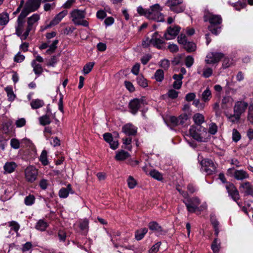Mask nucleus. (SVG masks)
Instances as JSON below:
<instances>
[{
    "label": "nucleus",
    "mask_w": 253,
    "mask_h": 253,
    "mask_svg": "<svg viewBox=\"0 0 253 253\" xmlns=\"http://www.w3.org/2000/svg\"><path fill=\"white\" fill-rule=\"evenodd\" d=\"M38 170L35 167L30 166L25 169V177L29 182H33L37 178Z\"/></svg>",
    "instance_id": "obj_9"
},
{
    "label": "nucleus",
    "mask_w": 253,
    "mask_h": 253,
    "mask_svg": "<svg viewBox=\"0 0 253 253\" xmlns=\"http://www.w3.org/2000/svg\"><path fill=\"white\" fill-rule=\"evenodd\" d=\"M162 10L163 8L159 4H154L148 9L146 17L150 20L157 22H164V16L161 13Z\"/></svg>",
    "instance_id": "obj_3"
},
{
    "label": "nucleus",
    "mask_w": 253,
    "mask_h": 253,
    "mask_svg": "<svg viewBox=\"0 0 253 253\" xmlns=\"http://www.w3.org/2000/svg\"><path fill=\"white\" fill-rule=\"evenodd\" d=\"M202 100L206 102L209 101L211 98V92L209 87H207L206 90H205L201 95Z\"/></svg>",
    "instance_id": "obj_31"
},
{
    "label": "nucleus",
    "mask_w": 253,
    "mask_h": 253,
    "mask_svg": "<svg viewBox=\"0 0 253 253\" xmlns=\"http://www.w3.org/2000/svg\"><path fill=\"white\" fill-rule=\"evenodd\" d=\"M223 57V54L219 52H210L206 56L205 62L206 63L214 64L218 62Z\"/></svg>",
    "instance_id": "obj_12"
},
{
    "label": "nucleus",
    "mask_w": 253,
    "mask_h": 253,
    "mask_svg": "<svg viewBox=\"0 0 253 253\" xmlns=\"http://www.w3.org/2000/svg\"><path fill=\"white\" fill-rule=\"evenodd\" d=\"M213 73V70L211 68L206 67L203 69V71L202 76L205 78H208L211 77Z\"/></svg>",
    "instance_id": "obj_46"
},
{
    "label": "nucleus",
    "mask_w": 253,
    "mask_h": 253,
    "mask_svg": "<svg viewBox=\"0 0 253 253\" xmlns=\"http://www.w3.org/2000/svg\"><path fill=\"white\" fill-rule=\"evenodd\" d=\"M94 65V62H89L85 64L83 68L84 73V74H88L91 71Z\"/></svg>",
    "instance_id": "obj_50"
},
{
    "label": "nucleus",
    "mask_w": 253,
    "mask_h": 253,
    "mask_svg": "<svg viewBox=\"0 0 253 253\" xmlns=\"http://www.w3.org/2000/svg\"><path fill=\"white\" fill-rule=\"evenodd\" d=\"M137 82L140 86L143 87H146L148 86L146 79L142 75H140L137 77Z\"/></svg>",
    "instance_id": "obj_40"
},
{
    "label": "nucleus",
    "mask_w": 253,
    "mask_h": 253,
    "mask_svg": "<svg viewBox=\"0 0 253 253\" xmlns=\"http://www.w3.org/2000/svg\"><path fill=\"white\" fill-rule=\"evenodd\" d=\"M39 121L40 125L42 126H46L51 123L50 117L47 114L40 117L39 118Z\"/></svg>",
    "instance_id": "obj_34"
},
{
    "label": "nucleus",
    "mask_w": 253,
    "mask_h": 253,
    "mask_svg": "<svg viewBox=\"0 0 253 253\" xmlns=\"http://www.w3.org/2000/svg\"><path fill=\"white\" fill-rule=\"evenodd\" d=\"M68 11L64 10L57 14L53 19L50 22V24L46 26V28H49L52 26L58 24L62 19L67 14Z\"/></svg>",
    "instance_id": "obj_18"
},
{
    "label": "nucleus",
    "mask_w": 253,
    "mask_h": 253,
    "mask_svg": "<svg viewBox=\"0 0 253 253\" xmlns=\"http://www.w3.org/2000/svg\"><path fill=\"white\" fill-rule=\"evenodd\" d=\"M9 21V16L7 13L0 14V25H5Z\"/></svg>",
    "instance_id": "obj_43"
},
{
    "label": "nucleus",
    "mask_w": 253,
    "mask_h": 253,
    "mask_svg": "<svg viewBox=\"0 0 253 253\" xmlns=\"http://www.w3.org/2000/svg\"><path fill=\"white\" fill-rule=\"evenodd\" d=\"M122 131L129 136H134L137 133V127L132 124H127L123 126Z\"/></svg>",
    "instance_id": "obj_19"
},
{
    "label": "nucleus",
    "mask_w": 253,
    "mask_h": 253,
    "mask_svg": "<svg viewBox=\"0 0 253 253\" xmlns=\"http://www.w3.org/2000/svg\"><path fill=\"white\" fill-rule=\"evenodd\" d=\"M154 79L158 82H162L164 79V72L162 69L157 70L154 74Z\"/></svg>",
    "instance_id": "obj_36"
},
{
    "label": "nucleus",
    "mask_w": 253,
    "mask_h": 253,
    "mask_svg": "<svg viewBox=\"0 0 253 253\" xmlns=\"http://www.w3.org/2000/svg\"><path fill=\"white\" fill-rule=\"evenodd\" d=\"M166 4L171 11L176 13L183 12L186 7L183 0H168Z\"/></svg>",
    "instance_id": "obj_6"
},
{
    "label": "nucleus",
    "mask_w": 253,
    "mask_h": 253,
    "mask_svg": "<svg viewBox=\"0 0 253 253\" xmlns=\"http://www.w3.org/2000/svg\"><path fill=\"white\" fill-rule=\"evenodd\" d=\"M35 201V198L33 195H29L26 196L24 199V203L26 206L32 205Z\"/></svg>",
    "instance_id": "obj_45"
},
{
    "label": "nucleus",
    "mask_w": 253,
    "mask_h": 253,
    "mask_svg": "<svg viewBox=\"0 0 253 253\" xmlns=\"http://www.w3.org/2000/svg\"><path fill=\"white\" fill-rule=\"evenodd\" d=\"M233 175L234 177L238 180H243L248 179L250 177L248 173L243 169L235 170Z\"/></svg>",
    "instance_id": "obj_20"
},
{
    "label": "nucleus",
    "mask_w": 253,
    "mask_h": 253,
    "mask_svg": "<svg viewBox=\"0 0 253 253\" xmlns=\"http://www.w3.org/2000/svg\"><path fill=\"white\" fill-rule=\"evenodd\" d=\"M172 78L175 80L172 84L173 87L175 89H180L182 84L183 76H182V75L174 74Z\"/></svg>",
    "instance_id": "obj_25"
},
{
    "label": "nucleus",
    "mask_w": 253,
    "mask_h": 253,
    "mask_svg": "<svg viewBox=\"0 0 253 253\" xmlns=\"http://www.w3.org/2000/svg\"><path fill=\"white\" fill-rule=\"evenodd\" d=\"M211 248L214 253H218L220 248V242L217 238L214 239Z\"/></svg>",
    "instance_id": "obj_39"
},
{
    "label": "nucleus",
    "mask_w": 253,
    "mask_h": 253,
    "mask_svg": "<svg viewBox=\"0 0 253 253\" xmlns=\"http://www.w3.org/2000/svg\"><path fill=\"white\" fill-rule=\"evenodd\" d=\"M8 226L11 227V229L14 230L16 233H18V231L20 228L19 224L15 221H11L8 222Z\"/></svg>",
    "instance_id": "obj_47"
},
{
    "label": "nucleus",
    "mask_w": 253,
    "mask_h": 253,
    "mask_svg": "<svg viewBox=\"0 0 253 253\" xmlns=\"http://www.w3.org/2000/svg\"><path fill=\"white\" fill-rule=\"evenodd\" d=\"M188 118L187 115L186 114L181 115L178 117V125H183Z\"/></svg>",
    "instance_id": "obj_64"
},
{
    "label": "nucleus",
    "mask_w": 253,
    "mask_h": 253,
    "mask_svg": "<svg viewBox=\"0 0 253 253\" xmlns=\"http://www.w3.org/2000/svg\"><path fill=\"white\" fill-rule=\"evenodd\" d=\"M150 175L153 177L154 178L158 180H161L163 179L162 174L159 172L158 171L156 170H151L150 172Z\"/></svg>",
    "instance_id": "obj_48"
},
{
    "label": "nucleus",
    "mask_w": 253,
    "mask_h": 253,
    "mask_svg": "<svg viewBox=\"0 0 253 253\" xmlns=\"http://www.w3.org/2000/svg\"><path fill=\"white\" fill-rule=\"evenodd\" d=\"M39 19L40 15L38 14H34L28 18L27 26L25 31L23 33L22 39H26L30 32L35 30L36 23Z\"/></svg>",
    "instance_id": "obj_7"
},
{
    "label": "nucleus",
    "mask_w": 253,
    "mask_h": 253,
    "mask_svg": "<svg viewBox=\"0 0 253 253\" xmlns=\"http://www.w3.org/2000/svg\"><path fill=\"white\" fill-rule=\"evenodd\" d=\"M194 63V58L191 56H188L185 60V65L187 67L190 68Z\"/></svg>",
    "instance_id": "obj_59"
},
{
    "label": "nucleus",
    "mask_w": 253,
    "mask_h": 253,
    "mask_svg": "<svg viewBox=\"0 0 253 253\" xmlns=\"http://www.w3.org/2000/svg\"><path fill=\"white\" fill-rule=\"evenodd\" d=\"M147 232L148 229L146 228H144L137 230L135 234V239L138 241L141 240L144 237Z\"/></svg>",
    "instance_id": "obj_33"
},
{
    "label": "nucleus",
    "mask_w": 253,
    "mask_h": 253,
    "mask_svg": "<svg viewBox=\"0 0 253 253\" xmlns=\"http://www.w3.org/2000/svg\"><path fill=\"white\" fill-rule=\"evenodd\" d=\"M193 120L196 126H201L205 121V118L204 116L200 113H196L194 115L193 117Z\"/></svg>",
    "instance_id": "obj_29"
},
{
    "label": "nucleus",
    "mask_w": 253,
    "mask_h": 253,
    "mask_svg": "<svg viewBox=\"0 0 253 253\" xmlns=\"http://www.w3.org/2000/svg\"><path fill=\"white\" fill-rule=\"evenodd\" d=\"M31 66L33 68V71L34 73L40 76L43 72V69L42 65L36 62V60H33L31 62Z\"/></svg>",
    "instance_id": "obj_26"
},
{
    "label": "nucleus",
    "mask_w": 253,
    "mask_h": 253,
    "mask_svg": "<svg viewBox=\"0 0 253 253\" xmlns=\"http://www.w3.org/2000/svg\"><path fill=\"white\" fill-rule=\"evenodd\" d=\"M44 105V101L42 99H33L30 103V105L33 109H37L42 107Z\"/></svg>",
    "instance_id": "obj_28"
},
{
    "label": "nucleus",
    "mask_w": 253,
    "mask_h": 253,
    "mask_svg": "<svg viewBox=\"0 0 253 253\" xmlns=\"http://www.w3.org/2000/svg\"><path fill=\"white\" fill-rule=\"evenodd\" d=\"M142 101L137 98L134 99L130 101L129 103V108L131 113L135 114L140 108Z\"/></svg>",
    "instance_id": "obj_17"
},
{
    "label": "nucleus",
    "mask_w": 253,
    "mask_h": 253,
    "mask_svg": "<svg viewBox=\"0 0 253 253\" xmlns=\"http://www.w3.org/2000/svg\"><path fill=\"white\" fill-rule=\"evenodd\" d=\"M73 193L71 185L68 184L67 187L62 188L59 190V196L61 198H66L68 196L69 193L73 194Z\"/></svg>",
    "instance_id": "obj_24"
},
{
    "label": "nucleus",
    "mask_w": 253,
    "mask_h": 253,
    "mask_svg": "<svg viewBox=\"0 0 253 253\" xmlns=\"http://www.w3.org/2000/svg\"><path fill=\"white\" fill-rule=\"evenodd\" d=\"M24 27V21H20L17 20V24L15 26V34L19 37L21 40H25L26 39H22V34L23 31V28Z\"/></svg>",
    "instance_id": "obj_22"
},
{
    "label": "nucleus",
    "mask_w": 253,
    "mask_h": 253,
    "mask_svg": "<svg viewBox=\"0 0 253 253\" xmlns=\"http://www.w3.org/2000/svg\"><path fill=\"white\" fill-rule=\"evenodd\" d=\"M58 235L60 241L65 242L66 239V233L65 231L60 230L58 231Z\"/></svg>",
    "instance_id": "obj_61"
},
{
    "label": "nucleus",
    "mask_w": 253,
    "mask_h": 253,
    "mask_svg": "<svg viewBox=\"0 0 253 253\" xmlns=\"http://www.w3.org/2000/svg\"><path fill=\"white\" fill-rule=\"evenodd\" d=\"M17 166V164L14 162H6L3 166L4 173H11L13 172Z\"/></svg>",
    "instance_id": "obj_23"
},
{
    "label": "nucleus",
    "mask_w": 253,
    "mask_h": 253,
    "mask_svg": "<svg viewBox=\"0 0 253 253\" xmlns=\"http://www.w3.org/2000/svg\"><path fill=\"white\" fill-rule=\"evenodd\" d=\"M202 170L207 174H212L216 170V167L213 162L209 159H204L201 162Z\"/></svg>",
    "instance_id": "obj_8"
},
{
    "label": "nucleus",
    "mask_w": 253,
    "mask_h": 253,
    "mask_svg": "<svg viewBox=\"0 0 253 253\" xmlns=\"http://www.w3.org/2000/svg\"><path fill=\"white\" fill-rule=\"evenodd\" d=\"M248 120L253 124V104H251L249 106Z\"/></svg>",
    "instance_id": "obj_56"
},
{
    "label": "nucleus",
    "mask_w": 253,
    "mask_h": 253,
    "mask_svg": "<svg viewBox=\"0 0 253 253\" xmlns=\"http://www.w3.org/2000/svg\"><path fill=\"white\" fill-rule=\"evenodd\" d=\"M39 160L43 166H46L48 165V162L47 160V152L46 150H43L42 151L40 156Z\"/></svg>",
    "instance_id": "obj_38"
},
{
    "label": "nucleus",
    "mask_w": 253,
    "mask_h": 253,
    "mask_svg": "<svg viewBox=\"0 0 253 253\" xmlns=\"http://www.w3.org/2000/svg\"><path fill=\"white\" fill-rule=\"evenodd\" d=\"M32 12L26 6L22 10L21 13L18 16L17 20L20 21H24V18L29 14V13Z\"/></svg>",
    "instance_id": "obj_37"
},
{
    "label": "nucleus",
    "mask_w": 253,
    "mask_h": 253,
    "mask_svg": "<svg viewBox=\"0 0 253 253\" xmlns=\"http://www.w3.org/2000/svg\"><path fill=\"white\" fill-rule=\"evenodd\" d=\"M183 202L185 204L187 210L190 213L204 211L207 208L206 204H203L199 206L201 203L200 200L196 197L184 199Z\"/></svg>",
    "instance_id": "obj_2"
},
{
    "label": "nucleus",
    "mask_w": 253,
    "mask_h": 253,
    "mask_svg": "<svg viewBox=\"0 0 253 253\" xmlns=\"http://www.w3.org/2000/svg\"><path fill=\"white\" fill-rule=\"evenodd\" d=\"M128 186L130 189L134 188L136 185L137 182L134 178L129 176L127 180Z\"/></svg>",
    "instance_id": "obj_51"
},
{
    "label": "nucleus",
    "mask_w": 253,
    "mask_h": 253,
    "mask_svg": "<svg viewBox=\"0 0 253 253\" xmlns=\"http://www.w3.org/2000/svg\"><path fill=\"white\" fill-rule=\"evenodd\" d=\"M59 41L57 40H54L52 44L48 46L49 48L46 51L47 54H50L54 52L57 48V44L58 43Z\"/></svg>",
    "instance_id": "obj_44"
},
{
    "label": "nucleus",
    "mask_w": 253,
    "mask_h": 253,
    "mask_svg": "<svg viewBox=\"0 0 253 253\" xmlns=\"http://www.w3.org/2000/svg\"><path fill=\"white\" fill-rule=\"evenodd\" d=\"M204 20L209 21L211 24V25L208 27V29L212 34L217 35L220 31V27L219 25L222 22L221 16L212 13H208L205 15Z\"/></svg>",
    "instance_id": "obj_1"
},
{
    "label": "nucleus",
    "mask_w": 253,
    "mask_h": 253,
    "mask_svg": "<svg viewBox=\"0 0 253 253\" xmlns=\"http://www.w3.org/2000/svg\"><path fill=\"white\" fill-rule=\"evenodd\" d=\"M48 226L47 223L42 219L39 220L35 226L36 229L41 231H44L45 230Z\"/></svg>",
    "instance_id": "obj_30"
},
{
    "label": "nucleus",
    "mask_w": 253,
    "mask_h": 253,
    "mask_svg": "<svg viewBox=\"0 0 253 253\" xmlns=\"http://www.w3.org/2000/svg\"><path fill=\"white\" fill-rule=\"evenodd\" d=\"M180 29V27L178 26L169 27L167 33H166L164 35L166 40H170L175 38L179 33Z\"/></svg>",
    "instance_id": "obj_13"
},
{
    "label": "nucleus",
    "mask_w": 253,
    "mask_h": 253,
    "mask_svg": "<svg viewBox=\"0 0 253 253\" xmlns=\"http://www.w3.org/2000/svg\"><path fill=\"white\" fill-rule=\"evenodd\" d=\"M211 223L213 226L214 231H215V235L216 237L218 236L219 230L218 228L219 225V222L217 220L216 218L214 217L213 216H211Z\"/></svg>",
    "instance_id": "obj_35"
},
{
    "label": "nucleus",
    "mask_w": 253,
    "mask_h": 253,
    "mask_svg": "<svg viewBox=\"0 0 253 253\" xmlns=\"http://www.w3.org/2000/svg\"><path fill=\"white\" fill-rule=\"evenodd\" d=\"M160 66L165 70H167L169 66V61L167 59L162 60L160 63Z\"/></svg>",
    "instance_id": "obj_63"
},
{
    "label": "nucleus",
    "mask_w": 253,
    "mask_h": 253,
    "mask_svg": "<svg viewBox=\"0 0 253 253\" xmlns=\"http://www.w3.org/2000/svg\"><path fill=\"white\" fill-rule=\"evenodd\" d=\"M189 133L194 139L202 141L207 135V129L201 126H192L189 129Z\"/></svg>",
    "instance_id": "obj_5"
},
{
    "label": "nucleus",
    "mask_w": 253,
    "mask_h": 253,
    "mask_svg": "<svg viewBox=\"0 0 253 253\" xmlns=\"http://www.w3.org/2000/svg\"><path fill=\"white\" fill-rule=\"evenodd\" d=\"M217 131V126L215 123H211L210 125L209 132L212 135L215 134Z\"/></svg>",
    "instance_id": "obj_58"
},
{
    "label": "nucleus",
    "mask_w": 253,
    "mask_h": 253,
    "mask_svg": "<svg viewBox=\"0 0 253 253\" xmlns=\"http://www.w3.org/2000/svg\"><path fill=\"white\" fill-rule=\"evenodd\" d=\"M10 146L13 149H17L20 147V142L18 139L12 138L10 140Z\"/></svg>",
    "instance_id": "obj_57"
},
{
    "label": "nucleus",
    "mask_w": 253,
    "mask_h": 253,
    "mask_svg": "<svg viewBox=\"0 0 253 253\" xmlns=\"http://www.w3.org/2000/svg\"><path fill=\"white\" fill-rule=\"evenodd\" d=\"M178 42L179 44H182L183 46L187 43L188 42L187 41L186 37L183 35H180L177 38Z\"/></svg>",
    "instance_id": "obj_62"
},
{
    "label": "nucleus",
    "mask_w": 253,
    "mask_h": 253,
    "mask_svg": "<svg viewBox=\"0 0 253 253\" xmlns=\"http://www.w3.org/2000/svg\"><path fill=\"white\" fill-rule=\"evenodd\" d=\"M241 139V135L239 132L235 128L233 129L232 139L235 142L238 141Z\"/></svg>",
    "instance_id": "obj_53"
},
{
    "label": "nucleus",
    "mask_w": 253,
    "mask_h": 253,
    "mask_svg": "<svg viewBox=\"0 0 253 253\" xmlns=\"http://www.w3.org/2000/svg\"><path fill=\"white\" fill-rule=\"evenodd\" d=\"M161 245V242H159L156 243L151 247L149 250V253H156L159 251Z\"/></svg>",
    "instance_id": "obj_60"
},
{
    "label": "nucleus",
    "mask_w": 253,
    "mask_h": 253,
    "mask_svg": "<svg viewBox=\"0 0 253 253\" xmlns=\"http://www.w3.org/2000/svg\"><path fill=\"white\" fill-rule=\"evenodd\" d=\"M88 227V221L87 219H84L81 222L80 224V227L83 231H84L85 232L87 231Z\"/></svg>",
    "instance_id": "obj_55"
},
{
    "label": "nucleus",
    "mask_w": 253,
    "mask_h": 253,
    "mask_svg": "<svg viewBox=\"0 0 253 253\" xmlns=\"http://www.w3.org/2000/svg\"><path fill=\"white\" fill-rule=\"evenodd\" d=\"M86 13L85 11L78 9H73L70 13L71 18L73 22L76 25H82L87 27L89 25L87 20L84 19Z\"/></svg>",
    "instance_id": "obj_4"
},
{
    "label": "nucleus",
    "mask_w": 253,
    "mask_h": 253,
    "mask_svg": "<svg viewBox=\"0 0 253 253\" xmlns=\"http://www.w3.org/2000/svg\"><path fill=\"white\" fill-rule=\"evenodd\" d=\"M164 43V41L161 38V36L159 35L158 32H155L152 35L151 44L154 46L159 49H162L163 48Z\"/></svg>",
    "instance_id": "obj_14"
},
{
    "label": "nucleus",
    "mask_w": 253,
    "mask_h": 253,
    "mask_svg": "<svg viewBox=\"0 0 253 253\" xmlns=\"http://www.w3.org/2000/svg\"><path fill=\"white\" fill-rule=\"evenodd\" d=\"M33 248V245L31 242H27L24 244L23 245L22 247L21 248V251L22 253H25L27 251L32 252V249Z\"/></svg>",
    "instance_id": "obj_49"
},
{
    "label": "nucleus",
    "mask_w": 253,
    "mask_h": 253,
    "mask_svg": "<svg viewBox=\"0 0 253 253\" xmlns=\"http://www.w3.org/2000/svg\"><path fill=\"white\" fill-rule=\"evenodd\" d=\"M41 1L42 0H28L25 6L33 12L39 8Z\"/></svg>",
    "instance_id": "obj_21"
},
{
    "label": "nucleus",
    "mask_w": 253,
    "mask_h": 253,
    "mask_svg": "<svg viewBox=\"0 0 253 253\" xmlns=\"http://www.w3.org/2000/svg\"><path fill=\"white\" fill-rule=\"evenodd\" d=\"M103 136L104 140L109 144L111 148L115 150L118 148L119 145L118 141L113 140L112 135L110 133H105Z\"/></svg>",
    "instance_id": "obj_16"
},
{
    "label": "nucleus",
    "mask_w": 253,
    "mask_h": 253,
    "mask_svg": "<svg viewBox=\"0 0 253 253\" xmlns=\"http://www.w3.org/2000/svg\"><path fill=\"white\" fill-rule=\"evenodd\" d=\"M129 157V154L128 152L121 150L117 151L115 156V159L117 161H123Z\"/></svg>",
    "instance_id": "obj_27"
},
{
    "label": "nucleus",
    "mask_w": 253,
    "mask_h": 253,
    "mask_svg": "<svg viewBox=\"0 0 253 253\" xmlns=\"http://www.w3.org/2000/svg\"><path fill=\"white\" fill-rule=\"evenodd\" d=\"M239 189L244 196L253 197V185L249 181L242 182L240 184Z\"/></svg>",
    "instance_id": "obj_11"
},
{
    "label": "nucleus",
    "mask_w": 253,
    "mask_h": 253,
    "mask_svg": "<svg viewBox=\"0 0 253 253\" xmlns=\"http://www.w3.org/2000/svg\"><path fill=\"white\" fill-rule=\"evenodd\" d=\"M240 117H241L240 115H239L236 113H234L233 115H230L228 117V119L231 122L234 124L239 121Z\"/></svg>",
    "instance_id": "obj_54"
},
{
    "label": "nucleus",
    "mask_w": 253,
    "mask_h": 253,
    "mask_svg": "<svg viewBox=\"0 0 253 253\" xmlns=\"http://www.w3.org/2000/svg\"><path fill=\"white\" fill-rule=\"evenodd\" d=\"M179 92L173 89H169L167 93L168 97L171 99H175L178 97Z\"/></svg>",
    "instance_id": "obj_52"
},
{
    "label": "nucleus",
    "mask_w": 253,
    "mask_h": 253,
    "mask_svg": "<svg viewBox=\"0 0 253 253\" xmlns=\"http://www.w3.org/2000/svg\"><path fill=\"white\" fill-rule=\"evenodd\" d=\"M4 89L7 93L8 99L10 101L13 100L15 98V95L13 93L12 87L11 86H6Z\"/></svg>",
    "instance_id": "obj_42"
},
{
    "label": "nucleus",
    "mask_w": 253,
    "mask_h": 253,
    "mask_svg": "<svg viewBox=\"0 0 253 253\" xmlns=\"http://www.w3.org/2000/svg\"><path fill=\"white\" fill-rule=\"evenodd\" d=\"M226 189L229 195L234 201H238L240 198L239 192L235 186L231 182H228L226 185Z\"/></svg>",
    "instance_id": "obj_10"
},
{
    "label": "nucleus",
    "mask_w": 253,
    "mask_h": 253,
    "mask_svg": "<svg viewBox=\"0 0 253 253\" xmlns=\"http://www.w3.org/2000/svg\"><path fill=\"white\" fill-rule=\"evenodd\" d=\"M183 47L188 52H192V51H194L195 50L196 46V44L194 42H188L183 46Z\"/></svg>",
    "instance_id": "obj_41"
},
{
    "label": "nucleus",
    "mask_w": 253,
    "mask_h": 253,
    "mask_svg": "<svg viewBox=\"0 0 253 253\" xmlns=\"http://www.w3.org/2000/svg\"><path fill=\"white\" fill-rule=\"evenodd\" d=\"M148 227L150 230L155 232H161L163 231L162 227L155 221L150 222Z\"/></svg>",
    "instance_id": "obj_32"
},
{
    "label": "nucleus",
    "mask_w": 253,
    "mask_h": 253,
    "mask_svg": "<svg viewBox=\"0 0 253 253\" xmlns=\"http://www.w3.org/2000/svg\"><path fill=\"white\" fill-rule=\"evenodd\" d=\"M248 106V103L244 101H238L235 104L234 113L241 116L245 112Z\"/></svg>",
    "instance_id": "obj_15"
}]
</instances>
